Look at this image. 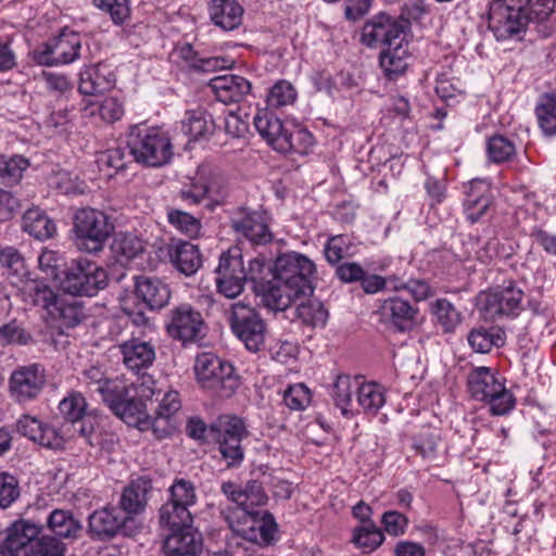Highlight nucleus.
Here are the masks:
<instances>
[{
	"instance_id": "obj_63",
	"label": "nucleus",
	"mask_w": 556,
	"mask_h": 556,
	"mask_svg": "<svg viewBox=\"0 0 556 556\" xmlns=\"http://www.w3.org/2000/svg\"><path fill=\"white\" fill-rule=\"evenodd\" d=\"M49 315L53 319L61 320L66 327H75L80 323V312L73 304H65L61 299L56 302L55 309Z\"/></svg>"
},
{
	"instance_id": "obj_24",
	"label": "nucleus",
	"mask_w": 556,
	"mask_h": 556,
	"mask_svg": "<svg viewBox=\"0 0 556 556\" xmlns=\"http://www.w3.org/2000/svg\"><path fill=\"white\" fill-rule=\"evenodd\" d=\"M115 84V77L106 64L85 66L79 73L78 90L87 96H93L111 89Z\"/></svg>"
},
{
	"instance_id": "obj_8",
	"label": "nucleus",
	"mask_w": 556,
	"mask_h": 556,
	"mask_svg": "<svg viewBox=\"0 0 556 556\" xmlns=\"http://www.w3.org/2000/svg\"><path fill=\"white\" fill-rule=\"evenodd\" d=\"M232 333L251 352L260 351L265 342L266 325L260 314L249 304L233 303L228 317Z\"/></svg>"
},
{
	"instance_id": "obj_22",
	"label": "nucleus",
	"mask_w": 556,
	"mask_h": 556,
	"mask_svg": "<svg viewBox=\"0 0 556 556\" xmlns=\"http://www.w3.org/2000/svg\"><path fill=\"white\" fill-rule=\"evenodd\" d=\"M216 99L224 104L238 103L251 91V83L238 75L216 76L208 84Z\"/></svg>"
},
{
	"instance_id": "obj_43",
	"label": "nucleus",
	"mask_w": 556,
	"mask_h": 556,
	"mask_svg": "<svg viewBox=\"0 0 556 556\" xmlns=\"http://www.w3.org/2000/svg\"><path fill=\"white\" fill-rule=\"evenodd\" d=\"M535 115L544 135H556V91L545 92L539 97Z\"/></svg>"
},
{
	"instance_id": "obj_39",
	"label": "nucleus",
	"mask_w": 556,
	"mask_h": 556,
	"mask_svg": "<svg viewBox=\"0 0 556 556\" xmlns=\"http://www.w3.org/2000/svg\"><path fill=\"white\" fill-rule=\"evenodd\" d=\"M214 123L208 114L202 109L189 110L181 121V131L189 140H198L212 134Z\"/></svg>"
},
{
	"instance_id": "obj_55",
	"label": "nucleus",
	"mask_w": 556,
	"mask_h": 556,
	"mask_svg": "<svg viewBox=\"0 0 556 556\" xmlns=\"http://www.w3.org/2000/svg\"><path fill=\"white\" fill-rule=\"evenodd\" d=\"M29 162L21 155L0 157V179L3 184H17L23 173L28 168Z\"/></svg>"
},
{
	"instance_id": "obj_13",
	"label": "nucleus",
	"mask_w": 556,
	"mask_h": 556,
	"mask_svg": "<svg viewBox=\"0 0 556 556\" xmlns=\"http://www.w3.org/2000/svg\"><path fill=\"white\" fill-rule=\"evenodd\" d=\"M46 381V370L40 364L18 366L10 376L9 390L17 403H27L40 395Z\"/></svg>"
},
{
	"instance_id": "obj_19",
	"label": "nucleus",
	"mask_w": 556,
	"mask_h": 556,
	"mask_svg": "<svg viewBox=\"0 0 556 556\" xmlns=\"http://www.w3.org/2000/svg\"><path fill=\"white\" fill-rule=\"evenodd\" d=\"M39 528L25 520H20L7 529L1 546L2 556H36L35 541Z\"/></svg>"
},
{
	"instance_id": "obj_9",
	"label": "nucleus",
	"mask_w": 556,
	"mask_h": 556,
	"mask_svg": "<svg viewBox=\"0 0 556 556\" xmlns=\"http://www.w3.org/2000/svg\"><path fill=\"white\" fill-rule=\"evenodd\" d=\"M523 291L514 285L481 292L477 298V307L485 320L496 321L514 318L522 311Z\"/></svg>"
},
{
	"instance_id": "obj_58",
	"label": "nucleus",
	"mask_w": 556,
	"mask_h": 556,
	"mask_svg": "<svg viewBox=\"0 0 556 556\" xmlns=\"http://www.w3.org/2000/svg\"><path fill=\"white\" fill-rule=\"evenodd\" d=\"M93 3L110 14L114 24H123L130 16L128 0H93Z\"/></svg>"
},
{
	"instance_id": "obj_7",
	"label": "nucleus",
	"mask_w": 556,
	"mask_h": 556,
	"mask_svg": "<svg viewBox=\"0 0 556 556\" xmlns=\"http://www.w3.org/2000/svg\"><path fill=\"white\" fill-rule=\"evenodd\" d=\"M114 230L108 215L99 210L85 207L74 215L76 245L88 253L100 252Z\"/></svg>"
},
{
	"instance_id": "obj_37",
	"label": "nucleus",
	"mask_w": 556,
	"mask_h": 556,
	"mask_svg": "<svg viewBox=\"0 0 556 556\" xmlns=\"http://www.w3.org/2000/svg\"><path fill=\"white\" fill-rule=\"evenodd\" d=\"M26 300L40 306L48 313L55 309L59 295L42 280L27 278L22 287Z\"/></svg>"
},
{
	"instance_id": "obj_51",
	"label": "nucleus",
	"mask_w": 556,
	"mask_h": 556,
	"mask_svg": "<svg viewBox=\"0 0 556 556\" xmlns=\"http://www.w3.org/2000/svg\"><path fill=\"white\" fill-rule=\"evenodd\" d=\"M298 97V92L293 85L285 79L277 80L266 94V103L268 108L281 109L292 105Z\"/></svg>"
},
{
	"instance_id": "obj_23",
	"label": "nucleus",
	"mask_w": 556,
	"mask_h": 556,
	"mask_svg": "<svg viewBox=\"0 0 556 556\" xmlns=\"http://www.w3.org/2000/svg\"><path fill=\"white\" fill-rule=\"evenodd\" d=\"M169 531L163 544V551L167 556H194L201 551V536L191 526Z\"/></svg>"
},
{
	"instance_id": "obj_48",
	"label": "nucleus",
	"mask_w": 556,
	"mask_h": 556,
	"mask_svg": "<svg viewBox=\"0 0 556 556\" xmlns=\"http://www.w3.org/2000/svg\"><path fill=\"white\" fill-rule=\"evenodd\" d=\"M430 312L445 332L454 331L462 323V315L446 299H437L430 303Z\"/></svg>"
},
{
	"instance_id": "obj_27",
	"label": "nucleus",
	"mask_w": 556,
	"mask_h": 556,
	"mask_svg": "<svg viewBox=\"0 0 556 556\" xmlns=\"http://www.w3.org/2000/svg\"><path fill=\"white\" fill-rule=\"evenodd\" d=\"M80 381L91 391L98 392L108 403L109 397L124 390V380L109 378L105 370L98 365H92L81 372Z\"/></svg>"
},
{
	"instance_id": "obj_61",
	"label": "nucleus",
	"mask_w": 556,
	"mask_h": 556,
	"mask_svg": "<svg viewBox=\"0 0 556 556\" xmlns=\"http://www.w3.org/2000/svg\"><path fill=\"white\" fill-rule=\"evenodd\" d=\"M20 496L16 478L8 472H0V507L7 508Z\"/></svg>"
},
{
	"instance_id": "obj_12",
	"label": "nucleus",
	"mask_w": 556,
	"mask_h": 556,
	"mask_svg": "<svg viewBox=\"0 0 556 556\" xmlns=\"http://www.w3.org/2000/svg\"><path fill=\"white\" fill-rule=\"evenodd\" d=\"M274 274L285 282H292L299 289L314 292L313 279L316 274L315 263L299 252H287L279 255L274 263Z\"/></svg>"
},
{
	"instance_id": "obj_5",
	"label": "nucleus",
	"mask_w": 556,
	"mask_h": 556,
	"mask_svg": "<svg viewBox=\"0 0 556 556\" xmlns=\"http://www.w3.org/2000/svg\"><path fill=\"white\" fill-rule=\"evenodd\" d=\"M194 374L198 383L218 397L231 396L240 384L233 366L210 352L197 356Z\"/></svg>"
},
{
	"instance_id": "obj_64",
	"label": "nucleus",
	"mask_w": 556,
	"mask_h": 556,
	"mask_svg": "<svg viewBox=\"0 0 556 556\" xmlns=\"http://www.w3.org/2000/svg\"><path fill=\"white\" fill-rule=\"evenodd\" d=\"M64 543L56 538L43 535L35 541L36 556H64Z\"/></svg>"
},
{
	"instance_id": "obj_41",
	"label": "nucleus",
	"mask_w": 556,
	"mask_h": 556,
	"mask_svg": "<svg viewBox=\"0 0 556 556\" xmlns=\"http://www.w3.org/2000/svg\"><path fill=\"white\" fill-rule=\"evenodd\" d=\"M358 379L349 375H339L334 380L331 395L336 406L340 408L343 415L354 412L352 396L356 394Z\"/></svg>"
},
{
	"instance_id": "obj_31",
	"label": "nucleus",
	"mask_w": 556,
	"mask_h": 556,
	"mask_svg": "<svg viewBox=\"0 0 556 556\" xmlns=\"http://www.w3.org/2000/svg\"><path fill=\"white\" fill-rule=\"evenodd\" d=\"M169 258L173 265L186 276L195 274L202 264L198 247L187 241L173 244L169 249Z\"/></svg>"
},
{
	"instance_id": "obj_34",
	"label": "nucleus",
	"mask_w": 556,
	"mask_h": 556,
	"mask_svg": "<svg viewBox=\"0 0 556 556\" xmlns=\"http://www.w3.org/2000/svg\"><path fill=\"white\" fill-rule=\"evenodd\" d=\"M22 229L37 240L52 238L56 232L54 222L40 208H28L22 217Z\"/></svg>"
},
{
	"instance_id": "obj_46",
	"label": "nucleus",
	"mask_w": 556,
	"mask_h": 556,
	"mask_svg": "<svg viewBox=\"0 0 556 556\" xmlns=\"http://www.w3.org/2000/svg\"><path fill=\"white\" fill-rule=\"evenodd\" d=\"M381 308L382 314L390 317L400 331L410 328L414 309L406 300L401 298L386 300Z\"/></svg>"
},
{
	"instance_id": "obj_59",
	"label": "nucleus",
	"mask_w": 556,
	"mask_h": 556,
	"mask_svg": "<svg viewBox=\"0 0 556 556\" xmlns=\"http://www.w3.org/2000/svg\"><path fill=\"white\" fill-rule=\"evenodd\" d=\"M283 402L290 409H305L311 403V392L303 383L290 386L283 393Z\"/></svg>"
},
{
	"instance_id": "obj_33",
	"label": "nucleus",
	"mask_w": 556,
	"mask_h": 556,
	"mask_svg": "<svg viewBox=\"0 0 556 556\" xmlns=\"http://www.w3.org/2000/svg\"><path fill=\"white\" fill-rule=\"evenodd\" d=\"M144 242L135 233L118 232L115 235L111 250L117 263L126 266L144 252Z\"/></svg>"
},
{
	"instance_id": "obj_53",
	"label": "nucleus",
	"mask_w": 556,
	"mask_h": 556,
	"mask_svg": "<svg viewBox=\"0 0 556 556\" xmlns=\"http://www.w3.org/2000/svg\"><path fill=\"white\" fill-rule=\"evenodd\" d=\"M49 529L58 536L74 538L80 530V525L65 510L55 509L48 518Z\"/></svg>"
},
{
	"instance_id": "obj_16",
	"label": "nucleus",
	"mask_w": 556,
	"mask_h": 556,
	"mask_svg": "<svg viewBox=\"0 0 556 556\" xmlns=\"http://www.w3.org/2000/svg\"><path fill=\"white\" fill-rule=\"evenodd\" d=\"M166 330L173 339L192 342L203 337L204 320L200 312L189 304H181L170 309Z\"/></svg>"
},
{
	"instance_id": "obj_50",
	"label": "nucleus",
	"mask_w": 556,
	"mask_h": 556,
	"mask_svg": "<svg viewBox=\"0 0 556 556\" xmlns=\"http://www.w3.org/2000/svg\"><path fill=\"white\" fill-rule=\"evenodd\" d=\"M159 403L155 409L157 418L169 419L181 408L180 395L169 387L163 388L156 382V392L153 395Z\"/></svg>"
},
{
	"instance_id": "obj_52",
	"label": "nucleus",
	"mask_w": 556,
	"mask_h": 556,
	"mask_svg": "<svg viewBox=\"0 0 556 556\" xmlns=\"http://www.w3.org/2000/svg\"><path fill=\"white\" fill-rule=\"evenodd\" d=\"M216 276L247 279L242 255L238 248L229 249L220 255Z\"/></svg>"
},
{
	"instance_id": "obj_4",
	"label": "nucleus",
	"mask_w": 556,
	"mask_h": 556,
	"mask_svg": "<svg viewBox=\"0 0 556 556\" xmlns=\"http://www.w3.org/2000/svg\"><path fill=\"white\" fill-rule=\"evenodd\" d=\"M467 384L472 399L488 403L492 415H505L515 406L514 395L490 367L472 368L467 376Z\"/></svg>"
},
{
	"instance_id": "obj_38",
	"label": "nucleus",
	"mask_w": 556,
	"mask_h": 556,
	"mask_svg": "<svg viewBox=\"0 0 556 556\" xmlns=\"http://www.w3.org/2000/svg\"><path fill=\"white\" fill-rule=\"evenodd\" d=\"M355 395L357 405L367 414H377L386 403V389L374 381L358 379Z\"/></svg>"
},
{
	"instance_id": "obj_40",
	"label": "nucleus",
	"mask_w": 556,
	"mask_h": 556,
	"mask_svg": "<svg viewBox=\"0 0 556 556\" xmlns=\"http://www.w3.org/2000/svg\"><path fill=\"white\" fill-rule=\"evenodd\" d=\"M148 484L138 480L127 485L121 496L119 509L123 515L132 517L143 510L147 503Z\"/></svg>"
},
{
	"instance_id": "obj_29",
	"label": "nucleus",
	"mask_w": 556,
	"mask_h": 556,
	"mask_svg": "<svg viewBox=\"0 0 556 556\" xmlns=\"http://www.w3.org/2000/svg\"><path fill=\"white\" fill-rule=\"evenodd\" d=\"M125 366L134 371L148 368L155 359L154 348L146 341L131 339L119 345Z\"/></svg>"
},
{
	"instance_id": "obj_35",
	"label": "nucleus",
	"mask_w": 556,
	"mask_h": 556,
	"mask_svg": "<svg viewBox=\"0 0 556 556\" xmlns=\"http://www.w3.org/2000/svg\"><path fill=\"white\" fill-rule=\"evenodd\" d=\"M410 56L408 51V39L396 41L392 47H387L380 54V66L384 74L392 78L405 71L407 59Z\"/></svg>"
},
{
	"instance_id": "obj_32",
	"label": "nucleus",
	"mask_w": 556,
	"mask_h": 556,
	"mask_svg": "<svg viewBox=\"0 0 556 556\" xmlns=\"http://www.w3.org/2000/svg\"><path fill=\"white\" fill-rule=\"evenodd\" d=\"M124 104L116 97H108L101 101H85L81 108L84 117L99 119L104 123H114L124 115Z\"/></svg>"
},
{
	"instance_id": "obj_30",
	"label": "nucleus",
	"mask_w": 556,
	"mask_h": 556,
	"mask_svg": "<svg viewBox=\"0 0 556 556\" xmlns=\"http://www.w3.org/2000/svg\"><path fill=\"white\" fill-rule=\"evenodd\" d=\"M136 294L150 309L164 307L170 298L168 287L157 278L135 277Z\"/></svg>"
},
{
	"instance_id": "obj_6",
	"label": "nucleus",
	"mask_w": 556,
	"mask_h": 556,
	"mask_svg": "<svg viewBox=\"0 0 556 556\" xmlns=\"http://www.w3.org/2000/svg\"><path fill=\"white\" fill-rule=\"evenodd\" d=\"M210 432L227 466H239L244 458L241 443L249 435L245 421L235 415H222L210 426Z\"/></svg>"
},
{
	"instance_id": "obj_26",
	"label": "nucleus",
	"mask_w": 556,
	"mask_h": 556,
	"mask_svg": "<svg viewBox=\"0 0 556 556\" xmlns=\"http://www.w3.org/2000/svg\"><path fill=\"white\" fill-rule=\"evenodd\" d=\"M243 13L237 0H212L208 5L212 23L225 31L237 29L242 24Z\"/></svg>"
},
{
	"instance_id": "obj_45",
	"label": "nucleus",
	"mask_w": 556,
	"mask_h": 556,
	"mask_svg": "<svg viewBox=\"0 0 556 556\" xmlns=\"http://www.w3.org/2000/svg\"><path fill=\"white\" fill-rule=\"evenodd\" d=\"M517 148L513 140L503 135H493L486 140V156L491 163L504 164L515 160Z\"/></svg>"
},
{
	"instance_id": "obj_17",
	"label": "nucleus",
	"mask_w": 556,
	"mask_h": 556,
	"mask_svg": "<svg viewBox=\"0 0 556 556\" xmlns=\"http://www.w3.org/2000/svg\"><path fill=\"white\" fill-rule=\"evenodd\" d=\"M227 195L224 180L218 177L210 178L207 181L202 179H191L182 185L178 197L189 205L204 204L208 210H214L220 205Z\"/></svg>"
},
{
	"instance_id": "obj_62",
	"label": "nucleus",
	"mask_w": 556,
	"mask_h": 556,
	"mask_svg": "<svg viewBox=\"0 0 556 556\" xmlns=\"http://www.w3.org/2000/svg\"><path fill=\"white\" fill-rule=\"evenodd\" d=\"M349 249V240L343 235L330 237L325 247L324 254L330 264H337L340 262Z\"/></svg>"
},
{
	"instance_id": "obj_11",
	"label": "nucleus",
	"mask_w": 556,
	"mask_h": 556,
	"mask_svg": "<svg viewBox=\"0 0 556 556\" xmlns=\"http://www.w3.org/2000/svg\"><path fill=\"white\" fill-rule=\"evenodd\" d=\"M409 27L408 20L378 13L362 27L361 42L368 48L392 47L396 41L406 40Z\"/></svg>"
},
{
	"instance_id": "obj_44",
	"label": "nucleus",
	"mask_w": 556,
	"mask_h": 556,
	"mask_svg": "<svg viewBox=\"0 0 556 556\" xmlns=\"http://www.w3.org/2000/svg\"><path fill=\"white\" fill-rule=\"evenodd\" d=\"M301 299L296 304V317L309 327H323L326 325L328 312L324 304L315 298Z\"/></svg>"
},
{
	"instance_id": "obj_47",
	"label": "nucleus",
	"mask_w": 556,
	"mask_h": 556,
	"mask_svg": "<svg viewBox=\"0 0 556 556\" xmlns=\"http://www.w3.org/2000/svg\"><path fill=\"white\" fill-rule=\"evenodd\" d=\"M351 541L364 553H371L383 543L384 535L374 522H367L354 528Z\"/></svg>"
},
{
	"instance_id": "obj_56",
	"label": "nucleus",
	"mask_w": 556,
	"mask_h": 556,
	"mask_svg": "<svg viewBox=\"0 0 556 556\" xmlns=\"http://www.w3.org/2000/svg\"><path fill=\"white\" fill-rule=\"evenodd\" d=\"M59 409L66 420L76 422L85 416L87 402L81 393L71 392L60 402Z\"/></svg>"
},
{
	"instance_id": "obj_25",
	"label": "nucleus",
	"mask_w": 556,
	"mask_h": 556,
	"mask_svg": "<svg viewBox=\"0 0 556 556\" xmlns=\"http://www.w3.org/2000/svg\"><path fill=\"white\" fill-rule=\"evenodd\" d=\"M267 222L268 217L265 213L250 212L235 219L233 228L251 243L261 245L270 242L273 239Z\"/></svg>"
},
{
	"instance_id": "obj_54",
	"label": "nucleus",
	"mask_w": 556,
	"mask_h": 556,
	"mask_svg": "<svg viewBox=\"0 0 556 556\" xmlns=\"http://www.w3.org/2000/svg\"><path fill=\"white\" fill-rule=\"evenodd\" d=\"M168 223L179 232L189 237L195 238L201 230V222L193 215L181 211L169 208L167 211Z\"/></svg>"
},
{
	"instance_id": "obj_15",
	"label": "nucleus",
	"mask_w": 556,
	"mask_h": 556,
	"mask_svg": "<svg viewBox=\"0 0 556 556\" xmlns=\"http://www.w3.org/2000/svg\"><path fill=\"white\" fill-rule=\"evenodd\" d=\"M81 40L78 34L63 30L49 41L42 50L36 51L35 59L40 65L59 66L70 64L79 58Z\"/></svg>"
},
{
	"instance_id": "obj_49",
	"label": "nucleus",
	"mask_w": 556,
	"mask_h": 556,
	"mask_svg": "<svg viewBox=\"0 0 556 556\" xmlns=\"http://www.w3.org/2000/svg\"><path fill=\"white\" fill-rule=\"evenodd\" d=\"M160 523L168 530L190 527L192 515L189 508L168 501L160 509Z\"/></svg>"
},
{
	"instance_id": "obj_1",
	"label": "nucleus",
	"mask_w": 556,
	"mask_h": 556,
	"mask_svg": "<svg viewBox=\"0 0 556 556\" xmlns=\"http://www.w3.org/2000/svg\"><path fill=\"white\" fill-rule=\"evenodd\" d=\"M555 0H493L489 9V29L497 40L519 37L532 21H545Z\"/></svg>"
},
{
	"instance_id": "obj_42",
	"label": "nucleus",
	"mask_w": 556,
	"mask_h": 556,
	"mask_svg": "<svg viewBox=\"0 0 556 556\" xmlns=\"http://www.w3.org/2000/svg\"><path fill=\"white\" fill-rule=\"evenodd\" d=\"M505 332L498 327L472 329L468 334V343L478 353H488L492 348H500L505 343Z\"/></svg>"
},
{
	"instance_id": "obj_14",
	"label": "nucleus",
	"mask_w": 556,
	"mask_h": 556,
	"mask_svg": "<svg viewBox=\"0 0 556 556\" xmlns=\"http://www.w3.org/2000/svg\"><path fill=\"white\" fill-rule=\"evenodd\" d=\"M257 294L264 306L271 311L282 312L301 299H306L313 293L305 289H299L294 283L285 282L279 276L273 273V278L256 287Z\"/></svg>"
},
{
	"instance_id": "obj_28",
	"label": "nucleus",
	"mask_w": 556,
	"mask_h": 556,
	"mask_svg": "<svg viewBox=\"0 0 556 556\" xmlns=\"http://www.w3.org/2000/svg\"><path fill=\"white\" fill-rule=\"evenodd\" d=\"M491 205L490 182L484 179H472L464 202L466 217L470 223H477Z\"/></svg>"
},
{
	"instance_id": "obj_10",
	"label": "nucleus",
	"mask_w": 556,
	"mask_h": 556,
	"mask_svg": "<svg viewBox=\"0 0 556 556\" xmlns=\"http://www.w3.org/2000/svg\"><path fill=\"white\" fill-rule=\"evenodd\" d=\"M108 273L103 267L89 260H78L65 271L60 285L66 293L93 296L108 286Z\"/></svg>"
},
{
	"instance_id": "obj_3",
	"label": "nucleus",
	"mask_w": 556,
	"mask_h": 556,
	"mask_svg": "<svg viewBox=\"0 0 556 556\" xmlns=\"http://www.w3.org/2000/svg\"><path fill=\"white\" fill-rule=\"evenodd\" d=\"M127 148L134 160L147 167H162L173 157L169 134L160 127L136 124L129 127Z\"/></svg>"
},
{
	"instance_id": "obj_57",
	"label": "nucleus",
	"mask_w": 556,
	"mask_h": 556,
	"mask_svg": "<svg viewBox=\"0 0 556 556\" xmlns=\"http://www.w3.org/2000/svg\"><path fill=\"white\" fill-rule=\"evenodd\" d=\"M169 501L186 508L193 506L197 502L195 489L192 482L185 479H177L169 489Z\"/></svg>"
},
{
	"instance_id": "obj_21",
	"label": "nucleus",
	"mask_w": 556,
	"mask_h": 556,
	"mask_svg": "<svg viewBox=\"0 0 556 556\" xmlns=\"http://www.w3.org/2000/svg\"><path fill=\"white\" fill-rule=\"evenodd\" d=\"M253 124L269 146L278 152H290L291 143L288 141L287 129L282 122L270 111L263 109L258 110L253 117Z\"/></svg>"
},
{
	"instance_id": "obj_18",
	"label": "nucleus",
	"mask_w": 556,
	"mask_h": 556,
	"mask_svg": "<svg viewBox=\"0 0 556 556\" xmlns=\"http://www.w3.org/2000/svg\"><path fill=\"white\" fill-rule=\"evenodd\" d=\"M88 528L90 535L100 541H108L117 534L129 535L128 525L134 518L122 514L115 506H105L89 516Z\"/></svg>"
},
{
	"instance_id": "obj_60",
	"label": "nucleus",
	"mask_w": 556,
	"mask_h": 556,
	"mask_svg": "<svg viewBox=\"0 0 556 556\" xmlns=\"http://www.w3.org/2000/svg\"><path fill=\"white\" fill-rule=\"evenodd\" d=\"M40 270L51 279H58L61 268L64 266L63 256L52 250H43L38 257Z\"/></svg>"
},
{
	"instance_id": "obj_36",
	"label": "nucleus",
	"mask_w": 556,
	"mask_h": 556,
	"mask_svg": "<svg viewBox=\"0 0 556 556\" xmlns=\"http://www.w3.org/2000/svg\"><path fill=\"white\" fill-rule=\"evenodd\" d=\"M275 531L276 522L274 517L264 510L260 515L250 517V525L242 529V534L249 541L260 545H267L273 541Z\"/></svg>"
},
{
	"instance_id": "obj_20",
	"label": "nucleus",
	"mask_w": 556,
	"mask_h": 556,
	"mask_svg": "<svg viewBox=\"0 0 556 556\" xmlns=\"http://www.w3.org/2000/svg\"><path fill=\"white\" fill-rule=\"evenodd\" d=\"M222 491L249 517L260 515V513L263 510L255 508L264 506L267 502V496L262 488V484L257 481L249 482L245 488H241L233 482H224L222 484Z\"/></svg>"
},
{
	"instance_id": "obj_2",
	"label": "nucleus",
	"mask_w": 556,
	"mask_h": 556,
	"mask_svg": "<svg viewBox=\"0 0 556 556\" xmlns=\"http://www.w3.org/2000/svg\"><path fill=\"white\" fill-rule=\"evenodd\" d=\"M156 392V381L150 375H142L135 382L126 383L124 390L109 397L111 410L125 424L144 430L150 426L147 402Z\"/></svg>"
}]
</instances>
